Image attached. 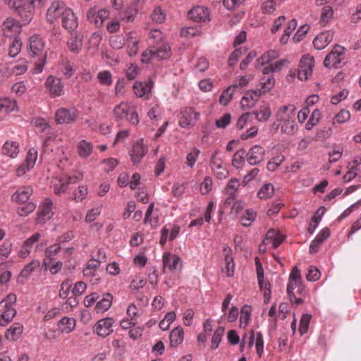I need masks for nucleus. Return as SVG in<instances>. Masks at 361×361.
<instances>
[{"instance_id": "nucleus-53", "label": "nucleus", "mask_w": 361, "mask_h": 361, "mask_svg": "<svg viewBox=\"0 0 361 361\" xmlns=\"http://www.w3.org/2000/svg\"><path fill=\"white\" fill-rule=\"evenodd\" d=\"M97 79L102 85L109 86L112 84V75L109 71H99L97 74Z\"/></svg>"}, {"instance_id": "nucleus-44", "label": "nucleus", "mask_w": 361, "mask_h": 361, "mask_svg": "<svg viewBox=\"0 0 361 361\" xmlns=\"http://www.w3.org/2000/svg\"><path fill=\"white\" fill-rule=\"evenodd\" d=\"M149 46L164 44L162 32L159 30H151L149 33Z\"/></svg>"}, {"instance_id": "nucleus-8", "label": "nucleus", "mask_w": 361, "mask_h": 361, "mask_svg": "<svg viewBox=\"0 0 361 361\" xmlns=\"http://www.w3.org/2000/svg\"><path fill=\"white\" fill-rule=\"evenodd\" d=\"M44 86L48 90L50 96L53 98L59 97L64 94V85L61 78L54 75L47 77Z\"/></svg>"}, {"instance_id": "nucleus-63", "label": "nucleus", "mask_w": 361, "mask_h": 361, "mask_svg": "<svg viewBox=\"0 0 361 361\" xmlns=\"http://www.w3.org/2000/svg\"><path fill=\"white\" fill-rule=\"evenodd\" d=\"M212 189V180L209 176H206L200 185V192L202 195L208 194Z\"/></svg>"}, {"instance_id": "nucleus-49", "label": "nucleus", "mask_w": 361, "mask_h": 361, "mask_svg": "<svg viewBox=\"0 0 361 361\" xmlns=\"http://www.w3.org/2000/svg\"><path fill=\"white\" fill-rule=\"evenodd\" d=\"M285 160L283 154H278L269 160L267 164V169L269 171H274L280 166Z\"/></svg>"}, {"instance_id": "nucleus-45", "label": "nucleus", "mask_w": 361, "mask_h": 361, "mask_svg": "<svg viewBox=\"0 0 361 361\" xmlns=\"http://www.w3.org/2000/svg\"><path fill=\"white\" fill-rule=\"evenodd\" d=\"M22 43L18 37H15L9 44L8 55L10 57L13 58L16 56L20 51Z\"/></svg>"}, {"instance_id": "nucleus-29", "label": "nucleus", "mask_w": 361, "mask_h": 361, "mask_svg": "<svg viewBox=\"0 0 361 361\" xmlns=\"http://www.w3.org/2000/svg\"><path fill=\"white\" fill-rule=\"evenodd\" d=\"M279 54L277 51L271 49L263 54L256 61L255 68H262V66L269 63L272 60L277 59Z\"/></svg>"}, {"instance_id": "nucleus-27", "label": "nucleus", "mask_w": 361, "mask_h": 361, "mask_svg": "<svg viewBox=\"0 0 361 361\" xmlns=\"http://www.w3.org/2000/svg\"><path fill=\"white\" fill-rule=\"evenodd\" d=\"M284 236L274 229H270L266 234L263 243L271 244L273 248H276L283 241Z\"/></svg>"}, {"instance_id": "nucleus-42", "label": "nucleus", "mask_w": 361, "mask_h": 361, "mask_svg": "<svg viewBox=\"0 0 361 361\" xmlns=\"http://www.w3.org/2000/svg\"><path fill=\"white\" fill-rule=\"evenodd\" d=\"M274 194V187L271 183L264 184L257 192V197L260 200L271 198Z\"/></svg>"}, {"instance_id": "nucleus-57", "label": "nucleus", "mask_w": 361, "mask_h": 361, "mask_svg": "<svg viewBox=\"0 0 361 361\" xmlns=\"http://www.w3.org/2000/svg\"><path fill=\"white\" fill-rule=\"evenodd\" d=\"M200 32L197 27H185L181 29L180 35L183 37H192L200 35Z\"/></svg>"}, {"instance_id": "nucleus-19", "label": "nucleus", "mask_w": 361, "mask_h": 361, "mask_svg": "<svg viewBox=\"0 0 361 361\" xmlns=\"http://www.w3.org/2000/svg\"><path fill=\"white\" fill-rule=\"evenodd\" d=\"M27 48L31 56H39L44 49V42L39 35H33L28 39Z\"/></svg>"}, {"instance_id": "nucleus-34", "label": "nucleus", "mask_w": 361, "mask_h": 361, "mask_svg": "<svg viewBox=\"0 0 361 361\" xmlns=\"http://www.w3.org/2000/svg\"><path fill=\"white\" fill-rule=\"evenodd\" d=\"M67 46L72 53H79L82 47V36L80 35H72L67 41Z\"/></svg>"}, {"instance_id": "nucleus-51", "label": "nucleus", "mask_w": 361, "mask_h": 361, "mask_svg": "<svg viewBox=\"0 0 361 361\" xmlns=\"http://www.w3.org/2000/svg\"><path fill=\"white\" fill-rule=\"evenodd\" d=\"M27 62L25 60H20L11 68V73L16 75L24 74L27 70Z\"/></svg>"}, {"instance_id": "nucleus-33", "label": "nucleus", "mask_w": 361, "mask_h": 361, "mask_svg": "<svg viewBox=\"0 0 361 361\" xmlns=\"http://www.w3.org/2000/svg\"><path fill=\"white\" fill-rule=\"evenodd\" d=\"M126 42L128 55L130 56L135 55L138 51L139 44V40L136 38L135 35L133 32H129L126 36Z\"/></svg>"}, {"instance_id": "nucleus-26", "label": "nucleus", "mask_w": 361, "mask_h": 361, "mask_svg": "<svg viewBox=\"0 0 361 361\" xmlns=\"http://www.w3.org/2000/svg\"><path fill=\"white\" fill-rule=\"evenodd\" d=\"M32 194V189L30 186H23L11 196V200L18 204L25 203L27 202Z\"/></svg>"}, {"instance_id": "nucleus-61", "label": "nucleus", "mask_w": 361, "mask_h": 361, "mask_svg": "<svg viewBox=\"0 0 361 361\" xmlns=\"http://www.w3.org/2000/svg\"><path fill=\"white\" fill-rule=\"evenodd\" d=\"M61 250L59 243H55L48 247L44 252L46 258L49 259L50 262L53 260V257L56 255Z\"/></svg>"}, {"instance_id": "nucleus-43", "label": "nucleus", "mask_w": 361, "mask_h": 361, "mask_svg": "<svg viewBox=\"0 0 361 361\" xmlns=\"http://www.w3.org/2000/svg\"><path fill=\"white\" fill-rule=\"evenodd\" d=\"M251 307L249 305H244L240 311V326L245 328L248 324L250 320Z\"/></svg>"}, {"instance_id": "nucleus-7", "label": "nucleus", "mask_w": 361, "mask_h": 361, "mask_svg": "<svg viewBox=\"0 0 361 361\" xmlns=\"http://www.w3.org/2000/svg\"><path fill=\"white\" fill-rule=\"evenodd\" d=\"M219 154V150L218 149L214 151L210 157L209 165L216 177L220 180H223L228 177V171L224 164L222 159L218 157Z\"/></svg>"}, {"instance_id": "nucleus-35", "label": "nucleus", "mask_w": 361, "mask_h": 361, "mask_svg": "<svg viewBox=\"0 0 361 361\" xmlns=\"http://www.w3.org/2000/svg\"><path fill=\"white\" fill-rule=\"evenodd\" d=\"M19 152V145L15 141H6L2 147V153L11 158H14Z\"/></svg>"}, {"instance_id": "nucleus-12", "label": "nucleus", "mask_w": 361, "mask_h": 361, "mask_svg": "<svg viewBox=\"0 0 361 361\" xmlns=\"http://www.w3.org/2000/svg\"><path fill=\"white\" fill-rule=\"evenodd\" d=\"M3 35L8 37H18L21 32V25L14 18H8L2 23Z\"/></svg>"}, {"instance_id": "nucleus-64", "label": "nucleus", "mask_w": 361, "mask_h": 361, "mask_svg": "<svg viewBox=\"0 0 361 361\" xmlns=\"http://www.w3.org/2000/svg\"><path fill=\"white\" fill-rule=\"evenodd\" d=\"M320 275V271L316 267L310 266L306 275V279L309 281H316L319 279Z\"/></svg>"}, {"instance_id": "nucleus-3", "label": "nucleus", "mask_w": 361, "mask_h": 361, "mask_svg": "<svg viewBox=\"0 0 361 361\" xmlns=\"http://www.w3.org/2000/svg\"><path fill=\"white\" fill-rule=\"evenodd\" d=\"M171 47L164 43L159 45L149 46L142 54V63H148L151 59L164 60L171 56Z\"/></svg>"}, {"instance_id": "nucleus-28", "label": "nucleus", "mask_w": 361, "mask_h": 361, "mask_svg": "<svg viewBox=\"0 0 361 361\" xmlns=\"http://www.w3.org/2000/svg\"><path fill=\"white\" fill-rule=\"evenodd\" d=\"M250 113L251 116L254 115L255 118L259 122L268 121L271 115V108L268 103L261 104L257 109Z\"/></svg>"}, {"instance_id": "nucleus-16", "label": "nucleus", "mask_w": 361, "mask_h": 361, "mask_svg": "<svg viewBox=\"0 0 361 361\" xmlns=\"http://www.w3.org/2000/svg\"><path fill=\"white\" fill-rule=\"evenodd\" d=\"M265 150L258 145L252 146L246 153V159L251 166L257 165L264 159Z\"/></svg>"}, {"instance_id": "nucleus-11", "label": "nucleus", "mask_w": 361, "mask_h": 361, "mask_svg": "<svg viewBox=\"0 0 361 361\" xmlns=\"http://www.w3.org/2000/svg\"><path fill=\"white\" fill-rule=\"evenodd\" d=\"M148 151L147 146L144 143L143 139H140L135 142L132 149L129 152L130 159L134 164L140 163L142 158L146 155Z\"/></svg>"}, {"instance_id": "nucleus-48", "label": "nucleus", "mask_w": 361, "mask_h": 361, "mask_svg": "<svg viewBox=\"0 0 361 361\" xmlns=\"http://www.w3.org/2000/svg\"><path fill=\"white\" fill-rule=\"evenodd\" d=\"M256 216L257 213L253 209H247L244 215L241 217V224L245 227L250 226L255 220Z\"/></svg>"}, {"instance_id": "nucleus-10", "label": "nucleus", "mask_w": 361, "mask_h": 361, "mask_svg": "<svg viewBox=\"0 0 361 361\" xmlns=\"http://www.w3.org/2000/svg\"><path fill=\"white\" fill-rule=\"evenodd\" d=\"M65 4L61 1H55L52 2L47 9V20L50 23H54L56 20L64 16L66 11H68Z\"/></svg>"}, {"instance_id": "nucleus-15", "label": "nucleus", "mask_w": 361, "mask_h": 361, "mask_svg": "<svg viewBox=\"0 0 361 361\" xmlns=\"http://www.w3.org/2000/svg\"><path fill=\"white\" fill-rule=\"evenodd\" d=\"M82 178V174L80 172H78L71 176L64 177L58 180L57 182L54 184V192L57 195L65 192L67 189V186L69 184L76 183L81 180Z\"/></svg>"}, {"instance_id": "nucleus-30", "label": "nucleus", "mask_w": 361, "mask_h": 361, "mask_svg": "<svg viewBox=\"0 0 361 361\" xmlns=\"http://www.w3.org/2000/svg\"><path fill=\"white\" fill-rule=\"evenodd\" d=\"M224 251L225 252L224 261L226 264L224 271L227 276L231 277L233 275L235 270V264L231 255L232 250L229 247L226 246L224 247Z\"/></svg>"}, {"instance_id": "nucleus-17", "label": "nucleus", "mask_w": 361, "mask_h": 361, "mask_svg": "<svg viewBox=\"0 0 361 361\" xmlns=\"http://www.w3.org/2000/svg\"><path fill=\"white\" fill-rule=\"evenodd\" d=\"M52 209L53 202L51 200L46 198L37 213L36 221L37 224H44L47 221L49 220L54 214Z\"/></svg>"}, {"instance_id": "nucleus-40", "label": "nucleus", "mask_w": 361, "mask_h": 361, "mask_svg": "<svg viewBox=\"0 0 361 361\" xmlns=\"http://www.w3.org/2000/svg\"><path fill=\"white\" fill-rule=\"evenodd\" d=\"M16 314V310L10 305H5L3 313L1 315L0 325L6 326Z\"/></svg>"}, {"instance_id": "nucleus-62", "label": "nucleus", "mask_w": 361, "mask_h": 361, "mask_svg": "<svg viewBox=\"0 0 361 361\" xmlns=\"http://www.w3.org/2000/svg\"><path fill=\"white\" fill-rule=\"evenodd\" d=\"M240 185L239 180L236 178H232L230 180L228 184L226 186V193L228 195H235V192Z\"/></svg>"}, {"instance_id": "nucleus-6", "label": "nucleus", "mask_w": 361, "mask_h": 361, "mask_svg": "<svg viewBox=\"0 0 361 361\" xmlns=\"http://www.w3.org/2000/svg\"><path fill=\"white\" fill-rule=\"evenodd\" d=\"M200 113L191 107H185L180 110L178 124L181 128H189L195 126L200 118Z\"/></svg>"}, {"instance_id": "nucleus-5", "label": "nucleus", "mask_w": 361, "mask_h": 361, "mask_svg": "<svg viewBox=\"0 0 361 361\" xmlns=\"http://www.w3.org/2000/svg\"><path fill=\"white\" fill-rule=\"evenodd\" d=\"M79 116V111L75 108H59L55 113L56 121L58 124H73Z\"/></svg>"}, {"instance_id": "nucleus-4", "label": "nucleus", "mask_w": 361, "mask_h": 361, "mask_svg": "<svg viewBox=\"0 0 361 361\" xmlns=\"http://www.w3.org/2000/svg\"><path fill=\"white\" fill-rule=\"evenodd\" d=\"M345 49L338 44H336L332 50L326 56L324 60V66L328 68H337L345 59Z\"/></svg>"}, {"instance_id": "nucleus-38", "label": "nucleus", "mask_w": 361, "mask_h": 361, "mask_svg": "<svg viewBox=\"0 0 361 361\" xmlns=\"http://www.w3.org/2000/svg\"><path fill=\"white\" fill-rule=\"evenodd\" d=\"M113 297L110 293L104 294L103 298L99 300L94 307L97 312H104L109 310L112 303Z\"/></svg>"}, {"instance_id": "nucleus-24", "label": "nucleus", "mask_w": 361, "mask_h": 361, "mask_svg": "<svg viewBox=\"0 0 361 361\" xmlns=\"http://www.w3.org/2000/svg\"><path fill=\"white\" fill-rule=\"evenodd\" d=\"M152 88V82H135L133 85V90L138 97L148 98Z\"/></svg>"}, {"instance_id": "nucleus-56", "label": "nucleus", "mask_w": 361, "mask_h": 361, "mask_svg": "<svg viewBox=\"0 0 361 361\" xmlns=\"http://www.w3.org/2000/svg\"><path fill=\"white\" fill-rule=\"evenodd\" d=\"M321 118V113L318 109H314L305 125V128L308 130H311L314 126H316Z\"/></svg>"}, {"instance_id": "nucleus-58", "label": "nucleus", "mask_w": 361, "mask_h": 361, "mask_svg": "<svg viewBox=\"0 0 361 361\" xmlns=\"http://www.w3.org/2000/svg\"><path fill=\"white\" fill-rule=\"evenodd\" d=\"M200 153V149L193 148L186 157V164L190 168H192L197 161V159Z\"/></svg>"}, {"instance_id": "nucleus-13", "label": "nucleus", "mask_w": 361, "mask_h": 361, "mask_svg": "<svg viewBox=\"0 0 361 361\" xmlns=\"http://www.w3.org/2000/svg\"><path fill=\"white\" fill-rule=\"evenodd\" d=\"M109 15V11L107 9L97 10L96 8H92L87 12V18L97 27H101Z\"/></svg>"}, {"instance_id": "nucleus-23", "label": "nucleus", "mask_w": 361, "mask_h": 361, "mask_svg": "<svg viewBox=\"0 0 361 361\" xmlns=\"http://www.w3.org/2000/svg\"><path fill=\"white\" fill-rule=\"evenodd\" d=\"M255 345L256 352L259 357H261L264 352V340L261 332H255L253 330L250 332L248 345L252 348Z\"/></svg>"}, {"instance_id": "nucleus-60", "label": "nucleus", "mask_w": 361, "mask_h": 361, "mask_svg": "<svg viewBox=\"0 0 361 361\" xmlns=\"http://www.w3.org/2000/svg\"><path fill=\"white\" fill-rule=\"evenodd\" d=\"M350 118V114L347 110H341L338 114H337L334 117V121L333 122V125L336 123L341 124L343 123Z\"/></svg>"}, {"instance_id": "nucleus-36", "label": "nucleus", "mask_w": 361, "mask_h": 361, "mask_svg": "<svg viewBox=\"0 0 361 361\" xmlns=\"http://www.w3.org/2000/svg\"><path fill=\"white\" fill-rule=\"evenodd\" d=\"M334 18V10L331 6H324L321 11L319 24L322 27L326 26Z\"/></svg>"}, {"instance_id": "nucleus-39", "label": "nucleus", "mask_w": 361, "mask_h": 361, "mask_svg": "<svg viewBox=\"0 0 361 361\" xmlns=\"http://www.w3.org/2000/svg\"><path fill=\"white\" fill-rule=\"evenodd\" d=\"M75 320L71 317H63L59 320L58 326L63 333L69 334L75 328Z\"/></svg>"}, {"instance_id": "nucleus-52", "label": "nucleus", "mask_w": 361, "mask_h": 361, "mask_svg": "<svg viewBox=\"0 0 361 361\" xmlns=\"http://www.w3.org/2000/svg\"><path fill=\"white\" fill-rule=\"evenodd\" d=\"M40 262L39 260L34 259L30 263L27 264L21 271L20 275L22 277H28L34 270L39 267Z\"/></svg>"}, {"instance_id": "nucleus-47", "label": "nucleus", "mask_w": 361, "mask_h": 361, "mask_svg": "<svg viewBox=\"0 0 361 361\" xmlns=\"http://www.w3.org/2000/svg\"><path fill=\"white\" fill-rule=\"evenodd\" d=\"M245 156L246 153L243 149L238 150L233 157L232 165L236 169L241 168L245 162Z\"/></svg>"}, {"instance_id": "nucleus-2", "label": "nucleus", "mask_w": 361, "mask_h": 361, "mask_svg": "<svg viewBox=\"0 0 361 361\" xmlns=\"http://www.w3.org/2000/svg\"><path fill=\"white\" fill-rule=\"evenodd\" d=\"M113 112L118 123L123 121L124 118L133 126H136L139 123L138 114L132 103L121 102L114 107Z\"/></svg>"}, {"instance_id": "nucleus-14", "label": "nucleus", "mask_w": 361, "mask_h": 361, "mask_svg": "<svg viewBox=\"0 0 361 361\" xmlns=\"http://www.w3.org/2000/svg\"><path fill=\"white\" fill-rule=\"evenodd\" d=\"M188 17L190 20L207 23L210 21V13L207 7L202 6H194L188 12Z\"/></svg>"}, {"instance_id": "nucleus-50", "label": "nucleus", "mask_w": 361, "mask_h": 361, "mask_svg": "<svg viewBox=\"0 0 361 361\" xmlns=\"http://www.w3.org/2000/svg\"><path fill=\"white\" fill-rule=\"evenodd\" d=\"M224 334V328L222 326H219L214 332L213 336L212 338V349H216L221 340Z\"/></svg>"}, {"instance_id": "nucleus-59", "label": "nucleus", "mask_w": 361, "mask_h": 361, "mask_svg": "<svg viewBox=\"0 0 361 361\" xmlns=\"http://www.w3.org/2000/svg\"><path fill=\"white\" fill-rule=\"evenodd\" d=\"M311 319V315L309 314H302L300 321V326H299V331L301 335L307 333L309 324Z\"/></svg>"}, {"instance_id": "nucleus-18", "label": "nucleus", "mask_w": 361, "mask_h": 361, "mask_svg": "<svg viewBox=\"0 0 361 361\" xmlns=\"http://www.w3.org/2000/svg\"><path fill=\"white\" fill-rule=\"evenodd\" d=\"M114 319L110 317L99 319L94 327V331L100 337L105 338L113 332Z\"/></svg>"}, {"instance_id": "nucleus-1", "label": "nucleus", "mask_w": 361, "mask_h": 361, "mask_svg": "<svg viewBox=\"0 0 361 361\" xmlns=\"http://www.w3.org/2000/svg\"><path fill=\"white\" fill-rule=\"evenodd\" d=\"M294 105L288 104L281 106L276 114V121L273 124L276 128L281 127V133L287 135H293L297 130V124L295 122Z\"/></svg>"}, {"instance_id": "nucleus-37", "label": "nucleus", "mask_w": 361, "mask_h": 361, "mask_svg": "<svg viewBox=\"0 0 361 361\" xmlns=\"http://www.w3.org/2000/svg\"><path fill=\"white\" fill-rule=\"evenodd\" d=\"M17 102L8 97L0 98V112L8 114L16 110Z\"/></svg>"}, {"instance_id": "nucleus-21", "label": "nucleus", "mask_w": 361, "mask_h": 361, "mask_svg": "<svg viewBox=\"0 0 361 361\" xmlns=\"http://www.w3.org/2000/svg\"><path fill=\"white\" fill-rule=\"evenodd\" d=\"M262 96L260 90H250L245 92L241 99L240 106L243 109L252 108Z\"/></svg>"}, {"instance_id": "nucleus-32", "label": "nucleus", "mask_w": 361, "mask_h": 361, "mask_svg": "<svg viewBox=\"0 0 361 361\" xmlns=\"http://www.w3.org/2000/svg\"><path fill=\"white\" fill-rule=\"evenodd\" d=\"M184 338V331L182 327L177 326L173 329L169 335L170 345L171 347H177L183 343Z\"/></svg>"}, {"instance_id": "nucleus-9", "label": "nucleus", "mask_w": 361, "mask_h": 361, "mask_svg": "<svg viewBox=\"0 0 361 361\" xmlns=\"http://www.w3.org/2000/svg\"><path fill=\"white\" fill-rule=\"evenodd\" d=\"M314 63V60L312 56L310 55L303 56L299 64L298 72V79L300 80H307L312 75Z\"/></svg>"}, {"instance_id": "nucleus-20", "label": "nucleus", "mask_w": 361, "mask_h": 361, "mask_svg": "<svg viewBox=\"0 0 361 361\" xmlns=\"http://www.w3.org/2000/svg\"><path fill=\"white\" fill-rule=\"evenodd\" d=\"M162 262L164 273L166 267H168L171 271H176L182 266L180 257L178 255H172L170 252H164L163 254Z\"/></svg>"}, {"instance_id": "nucleus-46", "label": "nucleus", "mask_w": 361, "mask_h": 361, "mask_svg": "<svg viewBox=\"0 0 361 361\" xmlns=\"http://www.w3.org/2000/svg\"><path fill=\"white\" fill-rule=\"evenodd\" d=\"M36 208V204L32 202L22 203L17 209V213L20 216H27L32 213Z\"/></svg>"}, {"instance_id": "nucleus-54", "label": "nucleus", "mask_w": 361, "mask_h": 361, "mask_svg": "<svg viewBox=\"0 0 361 361\" xmlns=\"http://www.w3.org/2000/svg\"><path fill=\"white\" fill-rule=\"evenodd\" d=\"M73 283L71 280L66 279L61 284L59 295L62 299H66L68 297L70 290L72 288Z\"/></svg>"}, {"instance_id": "nucleus-25", "label": "nucleus", "mask_w": 361, "mask_h": 361, "mask_svg": "<svg viewBox=\"0 0 361 361\" xmlns=\"http://www.w3.org/2000/svg\"><path fill=\"white\" fill-rule=\"evenodd\" d=\"M62 25L68 32L74 31L78 27L77 18L71 9L66 11L62 17Z\"/></svg>"}, {"instance_id": "nucleus-41", "label": "nucleus", "mask_w": 361, "mask_h": 361, "mask_svg": "<svg viewBox=\"0 0 361 361\" xmlns=\"http://www.w3.org/2000/svg\"><path fill=\"white\" fill-rule=\"evenodd\" d=\"M92 143L85 140H80L78 144V152L81 158L86 159L89 157L92 152Z\"/></svg>"}, {"instance_id": "nucleus-55", "label": "nucleus", "mask_w": 361, "mask_h": 361, "mask_svg": "<svg viewBox=\"0 0 361 361\" xmlns=\"http://www.w3.org/2000/svg\"><path fill=\"white\" fill-rule=\"evenodd\" d=\"M302 284V282H300V281L298 282V281L291 280V279H288V284L287 286V294L289 296L290 300H292V296H294L293 290L296 288H298V291L299 292V293H302V288H301Z\"/></svg>"}, {"instance_id": "nucleus-22", "label": "nucleus", "mask_w": 361, "mask_h": 361, "mask_svg": "<svg viewBox=\"0 0 361 361\" xmlns=\"http://www.w3.org/2000/svg\"><path fill=\"white\" fill-rule=\"evenodd\" d=\"M334 37V32L333 30L322 32L314 37L313 45L315 49L322 50L333 40Z\"/></svg>"}, {"instance_id": "nucleus-31", "label": "nucleus", "mask_w": 361, "mask_h": 361, "mask_svg": "<svg viewBox=\"0 0 361 361\" xmlns=\"http://www.w3.org/2000/svg\"><path fill=\"white\" fill-rule=\"evenodd\" d=\"M23 331V326L20 323L13 324L6 331L5 337L7 340L15 341L18 340Z\"/></svg>"}]
</instances>
